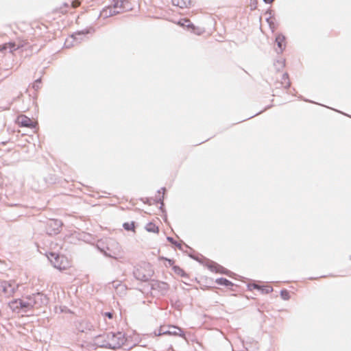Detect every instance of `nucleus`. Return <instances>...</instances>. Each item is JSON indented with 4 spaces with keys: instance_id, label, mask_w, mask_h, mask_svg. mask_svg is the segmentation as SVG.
Instances as JSON below:
<instances>
[{
    "instance_id": "nucleus-18",
    "label": "nucleus",
    "mask_w": 351,
    "mask_h": 351,
    "mask_svg": "<svg viewBox=\"0 0 351 351\" xmlns=\"http://www.w3.org/2000/svg\"><path fill=\"white\" fill-rule=\"evenodd\" d=\"M276 42L280 49H282L285 47V38L282 35H278L276 38Z\"/></svg>"
},
{
    "instance_id": "nucleus-26",
    "label": "nucleus",
    "mask_w": 351,
    "mask_h": 351,
    "mask_svg": "<svg viewBox=\"0 0 351 351\" xmlns=\"http://www.w3.org/2000/svg\"><path fill=\"white\" fill-rule=\"evenodd\" d=\"M104 315H105V316L108 317L109 319H112L113 317L112 313H110V312L105 313Z\"/></svg>"
},
{
    "instance_id": "nucleus-24",
    "label": "nucleus",
    "mask_w": 351,
    "mask_h": 351,
    "mask_svg": "<svg viewBox=\"0 0 351 351\" xmlns=\"http://www.w3.org/2000/svg\"><path fill=\"white\" fill-rule=\"evenodd\" d=\"M80 4H81V2L80 1L74 0V1H73L71 5L73 8H76L79 7L80 5Z\"/></svg>"
},
{
    "instance_id": "nucleus-17",
    "label": "nucleus",
    "mask_w": 351,
    "mask_h": 351,
    "mask_svg": "<svg viewBox=\"0 0 351 351\" xmlns=\"http://www.w3.org/2000/svg\"><path fill=\"white\" fill-rule=\"evenodd\" d=\"M215 282L219 285H223L228 287H232L234 285L232 282L224 278L216 279Z\"/></svg>"
},
{
    "instance_id": "nucleus-8",
    "label": "nucleus",
    "mask_w": 351,
    "mask_h": 351,
    "mask_svg": "<svg viewBox=\"0 0 351 351\" xmlns=\"http://www.w3.org/2000/svg\"><path fill=\"white\" fill-rule=\"evenodd\" d=\"M17 124L21 127H27L29 128H34L37 125V122L25 115H19L16 119Z\"/></svg>"
},
{
    "instance_id": "nucleus-5",
    "label": "nucleus",
    "mask_w": 351,
    "mask_h": 351,
    "mask_svg": "<svg viewBox=\"0 0 351 351\" xmlns=\"http://www.w3.org/2000/svg\"><path fill=\"white\" fill-rule=\"evenodd\" d=\"M163 335H175L184 337V333L182 331V330L174 326H160L159 328L158 335L160 336Z\"/></svg>"
},
{
    "instance_id": "nucleus-28",
    "label": "nucleus",
    "mask_w": 351,
    "mask_h": 351,
    "mask_svg": "<svg viewBox=\"0 0 351 351\" xmlns=\"http://www.w3.org/2000/svg\"><path fill=\"white\" fill-rule=\"evenodd\" d=\"M168 240H169V241H172V238H170V237H168Z\"/></svg>"
},
{
    "instance_id": "nucleus-12",
    "label": "nucleus",
    "mask_w": 351,
    "mask_h": 351,
    "mask_svg": "<svg viewBox=\"0 0 351 351\" xmlns=\"http://www.w3.org/2000/svg\"><path fill=\"white\" fill-rule=\"evenodd\" d=\"M113 8L115 10H127L129 8V1L128 0H113Z\"/></svg>"
},
{
    "instance_id": "nucleus-27",
    "label": "nucleus",
    "mask_w": 351,
    "mask_h": 351,
    "mask_svg": "<svg viewBox=\"0 0 351 351\" xmlns=\"http://www.w3.org/2000/svg\"><path fill=\"white\" fill-rule=\"evenodd\" d=\"M264 1L267 3H271L274 1V0H264Z\"/></svg>"
},
{
    "instance_id": "nucleus-14",
    "label": "nucleus",
    "mask_w": 351,
    "mask_h": 351,
    "mask_svg": "<svg viewBox=\"0 0 351 351\" xmlns=\"http://www.w3.org/2000/svg\"><path fill=\"white\" fill-rule=\"evenodd\" d=\"M119 12L120 10H115V8L112 6H108L101 11V16L104 18H107L110 16L115 15Z\"/></svg>"
},
{
    "instance_id": "nucleus-22",
    "label": "nucleus",
    "mask_w": 351,
    "mask_h": 351,
    "mask_svg": "<svg viewBox=\"0 0 351 351\" xmlns=\"http://www.w3.org/2000/svg\"><path fill=\"white\" fill-rule=\"evenodd\" d=\"M280 295L282 298L285 300H287L290 298L289 292L287 290H282L280 291Z\"/></svg>"
},
{
    "instance_id": "nucleus-13",
    "label": "nucleus",
    "mask_w": 351,
    "mask_h": 351,
    "mask_svg": "<svg viewBox=\"0 0 351 351\" xmlns=\"http://www.w3.org/2000/svg\"><path fill=\"white\" fill-rule=\"evenodd\" d=\"M172 4L182 9L189 8L192 5L191 0H171Z\"/></svg>"
},
{
    "instance_id": "nucleus-11",
    "label": "nucleus",
    "mask_w": 351,
    "mask_h": 351,
    "mask_svg": "<svg viewBox=\"0 0 351 351\" xmlns=\"http://www.w3.org/2000/svg\"><path fill=\"white\" fill-rule=\"evenodd\" d=\"M176 24L181 27H186L188 29H191L192 32L197 34L198 35L201 34L202 33V31L199 28L195 27L191 23V21L188 19H182L178 21Z\"/></svg>"
},
{
    "instance_id": "nucleus-25",
    "label": "nucleus",
    "mask_w": 351,
    "mask_h": 351,
    "mask_svg": "<svg viewBox=\"0 0 351 351\" xmlns=\"http://www.w3.org/2000/svg\"><path fill=\"white\" fill-rule=\"evenodd\" d=\"M161 259H162V260H165V261H167V262H168V263H169V265L170 266H172V267L175 266V265H174V263H175V262H174V261H173V260L169 259V258H164V257L161 258Z\"/></svg>"
},
{
    "instance_id": "nucleus-23",
    "label": "nucleus",
    "mask_w": 351,
    "mask_h": 351,
    "mask_svg": "<svg viewBox=\"0 0 351 351\" xmlns=\"http://www.w3.org/2000/svg\"><path fill=\"white\" fill-rule=\"evenodd\" d=\"M93 32V29L92 27L86 29L82 32H77L75 34V35H80V34H87Z\"/></svg>"
},
{
    "instance_id": "nucleus-19",
    "label": "nucleus",
    "mask_w": 351,
    "mask_h": 351,
    "mask_svg": "<svg viewBox=\"0 0 351 351\" xmlns=\"http://www.w3.org/2000/svg\"><path fill=\"white\" fill-rule=\"evenodd\" d=\"M145 228L149 232L158 233L159 232L158 227L153 223H147Z\"/></svg>"
},
{
    "instance_id": "nucleus-20",
    "label": "nucleus",
    "mask_w": 351,
    "mask_h": 351,
    "mask_svg": "<svg viewBox=\"0 0 351 351\" xmlns=\"http://www.w3.org/2000/svg\"><path fill=\"white\" fill-rule=\"evenodd\" d=\"M123 226L126 230H132L133 232H135V225L134 222L133 221L124 223Z\"/></svg>"
},
{
    "instance_id": "nucleus-16",
    "label": "nucleus",
    "mask_w": 351,
    "mask_h": 351,
    "mask_svg": "<svg viewBox=\"0 0 351 351\" xmlns=\"http://www.w3.org/2000/svg\"><path fill=\"white\" fill-rule=\"evenodd\" d=\"M252 287H253L254 289L260 290L263 293H269L273 291L272 287H269V286L261 287L258 285L254 284L252 285Z\"/></svg>"
},
{
    "instance_id": "nucleus-7",
    "label": "nucleus",
    "mask_w": 351,
    "mask_h": 351,
    "mask_svg": "<svg viewBox=\"0 0 351 351\" xmlns=\"http://www.w3.org/2000/svg\"><path fill=\"white\" fill-rule=\"evenodd\" d=\"M1 291L8 296H12L19 287L14 281H3L0 285Z\"/></svg>"
},
{
    "instance_id": "nucleus-21",
    "label": "nucleus",
    "mask_w": 351,
    "mask_h": 351,
    "mask_svg": "<svg viewBox=\"0 0 351 351\" xmlns=\"http://www.w3.org/2000/svg\"><path fill=\"white\" fill-rule=\"evenodd\" d=\"M173 270L179 276H184L185 275V272L184 271V270L178 266H173Z\"/></svg>"
},
{
    "instance_id": "nucleus-15",
    "label": "nucleus",
    "mask_w": 351,
    "mask_h": 351,
    "mask_svg": "<svg viewBox=\"0 0 351 351\" xmlns=\"http://www.w3.org/2000/svg\"><path fill=\"white\" fill-rule=\"evenodd\" d=\"M19 47L20 46L16 45L14 43H8L0 46V51L9 49L11 52H12Z\"/></svg>"
},
{
    "instance_id": "nucleus-1",
    "label": "nucleus",
    "mask_w": 351,
    "mask_h": 351,
    "mask_svg": "<svg viewBox=\"0 0 351 351\" xmlns=\"http://www.w3.org/2000/svg\"><path fill=\"white\" fill-rule=\"evenodd\" d=\"M46 303V296L37 293L25 298L14 300L9 303V306L13 311L19 312L21 310L27 311L33 308H40Z\"/></svg>"
},
{
    "instance_id": "nucleus-9",
    "label": "nucleus",
    "mask_w": 351,
    "mask_h": 351,
    "mask_svg": "<svg viewBox=\"0 0 351 351\" xmlns=\"http://www.w3.org/2000/svg\"><path fill=\"white\" fill-rule=\"evenodd\" d=\"M205 265L212 272L226 275H229L230 274V271L215 262L208 261Z\"/></svg>"
},
{
    "instance_id": "nucleus-2",
    "label": "nucleus",
    "mask_w": 351,
    "mask_h": 351,
    "mask_svg": "<svg viewBox=\"0 0 351 351\" xmlns=\"http://www.w3.org/2000/svg\"><path fill=\"white\" fill-rule=\"evenodd\" d=\"M47 256L53 266L60 270L67 269L71 266V262L63 255L49 252L47 254Z\"/></svg>"
},
{
    "instance_id": "nucleus-10",
    "label": "nucleus",
    "mask_w": 351,
    "mask_h": 351,
    "mask_svg": "<svg viewBox=\"0 0 351 351\" xmlns=\"http://www.w3.org/2000/svg\"><path fill=\"white\" fill-rule=\"evenodd\" d=\"M61 227L60 221L51 219L47 223V231L50 235L57 234L60 232Z\"/></svg>"
},
{
    "instance_id": "nucleus-4",
    "label": "nucleus",
    "mask_w": 351,
    "mask_h": 351,
    "mask_svg": "<svg viewBox=\"0 0 351 351\" xmlns=\"http://www.w3.org/2000/svg\"><path fill=\"white\" fill-rule=\"evenodd\" d=\"M134 276L141 281L148 280L152 276V270L149 264L138 265L134 270Z\"/></svg>"
},
{
    "instance_id": "nucleus-6",
    "label": "nucleus",
    "mask_w": 351,
    "mask_h": 351,
    "mask_svg": "<svg viewBox=\"0 0 351 351\" xmlns=\"http://www.w3.org/2000/svg\"><path fill=\"white\" fill-rule=\"evenodd\" d=\"M275 80L274 86L276 88H288L290 86L291 82L287 73H278Z\"/></svg>"
},
{
    "instance_id": "nucleus-3",
    "label": "nucleus",
    "mask_w": 351,
    "mask_h": 351,
    "mask_svg": "<svg viewBox=\"0 0 351 351\" xmlns=\"http://www.w3.org/2000/svg\"><path fill=\"white\" fill-rule=\"evenodd\" d=\"M105 341L106 348L117 349L121 348L125 343V338L121 332L110 333L106 335Z\"/></svg>"
}]
</instances>
